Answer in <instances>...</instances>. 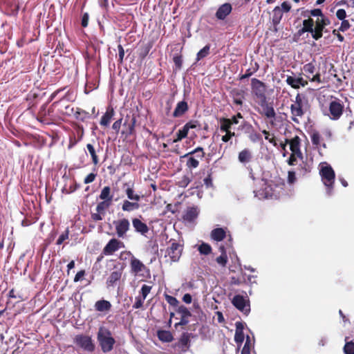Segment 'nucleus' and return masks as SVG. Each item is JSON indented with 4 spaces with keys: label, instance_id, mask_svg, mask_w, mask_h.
Returning a JSON list of instances; mask_svg holds the SVG:
<instances>
[{
    "label": "nucleus",
    "instance_id": "nucleus-1",
    "mask_svg": "<svg viewBox=\"0 0 354 354\" xmlns=\"http://www.w3.org/2000/svg\"><path fill=\"white\" fill-rule=\"evenodd\" d=\"M308 101L307 97L302 94L298 93L295 97V100L290 106V112L292 114V120L297 123H299L298 118L304 116L308 109Z\"/></svg>",
    "mask_w": 354,
    "mask_h": 354
},
{
    "label": "nucleus",
    "instance_id": "nucleus-2",
    "mask_svg": "<svg viewBox=\"0 0 354 354\" xmlns=\"http://www.w3.org/2000/svg\"><path fill=\"white\" fill-rule=\"evenodd\" d=\"M319 174L322 177V180L326 187V194L328 196H331L335 178L334 170L330 165L324 162L321 165Z\"/></svg>",
    "mask_w": 354,
    "mask_h": 354
},
{
    "label": "nucleus",
    "instance_id": "nucleus-3",
    "mask_svg": "<svg viewBox=\"0 0 354 354\" xmlns=\"http://www.w3.org/2000/svg\"><path fill=\"white\" fill-rule=\"evenodd\" d=\"M97 340L104 353L111 351L115 343L114 338L111 336V332L104 328H100L99 329Z\"/></svg>",
    "mask_w": 354,
    "mask_h": 354
},
{
    "label": "nucleus",
    "instance_id": "nucleus-4",
    "mask_svg": "<svg viewBox=\"0 0 354 354\" xmlns=\"http://www.w3.org/2000/svg\"><path fill=\"white\" fill-rule=\"evenodd\" d=\"M205 153L203 151V149L201 147H198L184 155L183 158H187L186 165L189 169H192L198 167V160L203 159Z\"/></svg>",
    "mask_w": 354,
    "mask_h": 354
},
{
    "label": "nucleus",
    "instance_id": "nucleus-5",
    "mask_svg": "<svg viewBox=\"0 0 354 354\" xmlns=\"http://www.w3.org/2000/svg\"><path fill=\"white\" fill-rule=\"evenodd\" d=\"M131 272L134 275H138L142 277H149V269L139 259L132 257L130 261Z\"/></svg>",
    "mask_w": 354,
    "mask_h": 354
},
{
    "label": "nucleus",
    "instance_id": "nucleus-6",
    "mask_svg": "<svg viewBox=\"0 0 354 354\" xmlns=\"http://www.w3.org/2000/svg\"><path fill=\"white\" fill-rule=\"evenodd\" d=\"M170 245L166 250L165 257H169L171 262H177L181 257L183 245L173 239L170 240Z\"/></svg>",
    "mask_w": 354,
    "mask_h": 354
},
{
    "label": "nucleus",
    "instance_id": "nucleus-7",
    "mask_svg": "<svg viewBox=\"0 0 354 354\" xmlns=\"http://www.w3.org/2000/svg\"><path fill=\"white\" fill-rule=\"evenodd\" d=\"M251 88L252 93L259 101H266V84L257 78L251 80Z\"/></svg>",
    "mask_w": 354,
    "mask_h": 354
},
{
    "label": "nucleus",
    "instance_id": "nucleus-8",
    "mask_svg": "<svg viewBox=\"0 0 354 354\" xmlns=\"http://www.w3.org/2000/svg\"><path fill=\"white\" fill-rule=\"evenodd\" d=\"M74 343L87 352H92L95 349V345L90 336L85 335H77L74 338Z\"/></svg>",
    "mask_w": 354,
    "mask_h": 354
},
{
    "label": "nucleus",
    "instance_id": "nucleus-9",
    "mask_svg": "<svg viewBox=\"0 0 354 354\" xmlns=\"http://www.w3.org/2000/svg\"><path fill=\"white\" fill-rule=\"evenodd\" d=\"M328 110L330 118L333 120H337L339 119L343 114L344 106L339 99L335 98L330 102Z\"/></svg>",
    "mask_w": 354,
    "mask_h": 354
},
{
    "label": "nucleus",
    "instance_id": "nucleus-10",
    "mask_svg": "<svg viewBox=\"0 0 354 354\" xmlns=\"http://www.w3.org/2000/svg\"><path fill=\"white\" fill-rule=\"evenodd\" d=\"M242 295H235L232 301V304L240 311L248 315L250 311L249 300Z\"/></svg>",
    "mask_w": 354,
    "mask_h": 354
},
{
    "label": "nucleus",
    "instance_id": "nucleus-11",
    "mask_svg": "<svg viewBox=\"0 0 354 354\" xmlns=\"http://www.w3.org/2000/svg\"><path fill=\"white\" fill-rule=\"evenodd\" d=\"M116 234L119 238L124 239L130 228V222L127 218H122L113 221Z\"/></svg>",
    "mask_w": 354,
    "mask_h": 354
},
{
    "label": "nucleus",
    "instance_id": "nucleus-12",
    "mask_svg": "<svg viewBox=\"0 0 354 354\" xmlns=\"http://www.w3.org/2000/svg\"><path fill=\"white\" fill-rule=\"evenodd\" d=\"M200 210L198 207H189L186 209L183 216V221L185 223H193L198 217Z\"/></svg>",
    "mask_w": 354,
    "mask_h": 354
},
{
    "label": "nucleus",
    "instance_id": "nucleus-13",
    "mask_svg": "<svg viewBox=\"0 0 354 354\" xmlns=\"http://www.w3.org/2000/svg\"><path fill=\"white\" fill-rule=\"evenodd\" d=\"M123 246V243L116 239H111L103 249L105 255H111Z\"/></svg>",
    "mask_w": 354,
    "mask_h": 354
},
{
    "label": "nucleus",
    "instance_id": "nucleus-14",
    "mask_svg": "<svg viewBox=\"0 0 354 354\" xmlns=\"http://www.w3.org/2000/svg\"><path fill=\"white\" fill-rule=\"evenodd\" d=\"M286 82L288 85L295 89L299 88L300 86L304 87L308 84V82L301 77L290 75L287 76Z\"/></svg>",
    "mask_w": 354,
    "mask_h": 354
},
{
    "label": "nucleus",
    "instance_id": "nucleus-15",
    "mask_svg": "<svg viewBox=\"0 0 354 354\" xmlns=\"http://www.w3.org/2000/svg\"><path fill=\"white\" fill-rule=\"evenodd\" d=\"M243 128L245 129V133L248 134V138L251 142L255 143L261 140V136L254 129L250 123L244 122Z\"/></svg>",
    "mask_w": 354,
    "mask_h": 354
},
{
    "label": "nucleus",
    "instance_id": "nucleus-16",
    "mask_svg": "<svg viewBox=\"0 0 354 354\" xmlns=\"http://www.w3.org/2000/svg\"><path fill=\"white\" fill-rule=\"evenodd\" d=\"M263 186H264L262 190L254 191V196L259 199L263 198H272L273 193L270 186L268 185L266 182H263Z\"/></svg>",
    "mask_w": 354,
    "mask_h": 354
},
{
    "label": "nucleus",
    "instance_id": "nucleus-17",
    "mask_svg": "<svg viewBox=\"0 0 354 354\" xmlns=\"http://www.w3.org/2000/svg\"><path fill=\"white\" fill-rule=\"evenodd\" d=\"M286 142L290 145V149L294 154L302 158V153L300 150V138L296 136L291 140L286 139Z\"/></svg>",
    "mask_w": 354,
    "mask_h": 354
},
{
    "label": "nucleus",
    "instance_id": "nucleus-18",
    "mask_svg": "<svg viewBox=\"0 0 354 354\" xmlns=\"http://www.w3.org/2000/svg\"><path fill=\"white\" fill-rule=\"evenodd\" d=\"M132 225L135 231L142 235L145 236L146 234L149 232V227L147 224L143 223L138 218H134L132 219Z\"/></svg>",
    "mask_w": 354,
    "mask_h": 354
},
{
    "label": "nucleus",
    "instance_id": "nucleus-19",
    "mask_svg": "<svg viewBox=\"0 0 354 354\" xmlns=\"http://www.w3.org/2000/svg\"><path fill=\"white\" fill-rule=\"evenodd\" d=\"M140 201H130L125 199L122 202V210L123 212H131L140 208Z\"/></svg>",
    "mask_w": 354,
    "mask_h": 354
},
{
    "label": "nucleus",
    "instance_id": "nucleus-20",
    "mask_svg": "<svg viewBox=\"0 0 354 354\" xmlns=\"http://www.w3.org/2000/svg\"><path fill=\"white\" fill-rule=\"evenodd\" d=\"M260 105L263 109V112L261 113L262 114H263L268 119H275L276 112L272 105L268 104L266 100L264 102L261 101Z\"/></svg>",
    "mask_w": 354,
    "mask_h": 354
},
{
    "label": "nucleus",
    "instance_id": "nucleus-21",
    "mask_svg": "<svg viewBox=\"0 0 354 354\" xmlns=\"http://www.w3.org/2000/svg\"><path fill=\"white\" fill-rule=\"evenodd\" d=\"M232 6L230 3H225L221 5L217 10L216 12V17L218 19L223 20L226 18V17L230 15L232 11Z\"/></svg>",
    "mask_w": 354,
    "mask_h": 354
},
{
    "label": "nucleus",
    "instance_id": "nucleus-22",
    "mask_svg": "<svg viewBox=\"0 0 354 354\" xmlns=\"http://www.w3.org/2000/svg\"><path fill=\"white\" fill-rule=\"evenodd\" d=\"M315 26L313 27V35L312 37L315 40L319 39L322 35L323 32H327L328 30L325 29V27L319 22V18H317L316 21L315 22Z\"/></svg>",
    "mask_w": 354,
    "mask_h": 354
},
{
    "label": "nucleus",
    "instance_id": "nucleus-23",
    "mask_svg": "<svg viewBox=\"0 0 354 354\" xmlns=\"http://www.w3.org/2000/svg\"><path fill=\"white\" fill-rule=\"evenodd\" d=\"M189 109L187 102L185 100L177 103L176 106L173 112V117L178 118L183 115Z\"/></svg>",
    "mask_w": 354,
    "mask_h": 354
},
{
    "label": "nucleus",
    "instance_id": "nucleus-24",
    "mask_svg": "<svg viewBox=\"0 0 354 354\" xmlns=\"http://www.w3.org/2000/svg\"><path fill=\"white\" fill-rule=\"evenodd\" d=\"M252 158V153L249 149H244L243 150L239 152L238 156L239 161L245 165L249 163L251 161Z\"/></svg>",
    "mask_w": 354,
    "mask_h": 354
},
{
    "label": "nucleus",
    "instance_id": "nucleus-25",
    "mask_svg": "<svg viewBox=\"0 0 354 354\" xmlns=\"http://www.w3.org/2000/svg\"><path fill=\"white\" fill-rule=\"evenodd\" d=\"M122 269H119V270L112 272L106 280L107 286H114L115 285V283L120 279V278L122 277Z\"/></svg>",
    "mask_w": 354,
    "mask_h": 354
},
{
    "label": "nucleus",
    "instance_id": "nucleus-26",
    "mask_svg": "<svg viewBox=\"0 0 354 354\" xmlns=\"http://www.w3.org/2000/svg\"><path fill=\"white\" fill-rule=\"evenodd\" d=\"M127 187L125 189L124 192L127 197V200L140 201L142 196L136 193L132 186L125 184Z\"/></svg>",
    "mask_w": 354,
    "mask_h": 354
},
{
    "label": "nucleus",
    "instance_id": "nucleus-27",
    "mask_svg": "<svg viewBox=\"0 0 354 354\" xmlns=\"http://www.w3.org/2000/svg\"><path fill=\"white\" fill-rule=\"evenodd\" d=\"M315 25V21L313 19H308L303 21V28L298 31V34L301 35L304 32H310L313 35V27Z\"/></svg>",
    "mask_w": 354,
    "mask_h": 354
},
{
    "label": "nucleus",
    "instance_id": "nucleus-28",
    "mask_svg": "<svg viewBox=\"0 0 354 354\" xmlns=\"http://www.w3.org/2000/svg\"><path fill=\"white\" fill-rule=\"evenodd\" d=\"M95 308L97 311H109L111 308V304L109 301L101 299L95 302Z\"/></svg>",
    "mask_w": 354,
    "mask_h": 354
},
{
    "label": "nucleus",
    "instance_id": "nucleus-29",
    "mask_svg": "<svg viewBox=\"0 0 354 354\" xmlns=\"http://www.w3.org/2000/svg\"><path fill=\"white\" fill-rule=\"evenodd\" d=\"M283 17L282 9L279 6H276L272 10V21L274 26L279 24Z\"/></svg>",
    "mask_w": 354,
    "mask_h": 354
},
{
    "label": "nucleus",
    "instance_id": "nucleus-30",
    "mask_svg": "<svg viewBox=\"0 0 354 354\" xmlns=\"http://www.w3.org/2000/svg\"><path fill=\"white\" fill-rule=\"evenodd\" d=\"M114 115V111L112 108L108 109L106 113L102 115L100 124L103 126H108Z\"/></svg>",
    "mask_w": 354,
    "mask_h": 354
},
{
    "label": "nucleus",
    "instance_id": "nucleus-31",
    "mask_svg": "<svg viewBox=\"0 0 354 354\" xmlns=\"http://www.w3.org/2000/svg\"><path fill=\"white\" fill-rule=\"evenodd\" d=\"M226 236L225 231L223 228H216L211 232V237L216 241H222Z\"/></svg>",
    "mask_w": 354,
    "mask_h": 354
},
{
    "label": "nucleus",
    "instance_id": "nucleus-32",
    "mask_svg": "<svg viewBox=\"0 0 354 354\" xmlns=\"http://www.w3.org/2000/svg\"><path fill=\"white\" fill-rule=\"evenodd\" d=\"M99 197L101 200L109 201V203H111L113 195L111 194V188L109 186L104 187Z\"/></svg>",
    "mask_w": 354,
    "mask_h": 354
},
{
    "label": "nucleus",
    "instance_id": "nucleus-33",
    "mask_svg": "<svg viewBox=\"0 0 354 354\" xmlns=\"http://www.w3.org/2000/svg\"><path fill=\"white\" fill-rule=\"evenodd\" d=\"M157 335L158 339L163 342H171L173 340L172 334L167 330H158Z\"/></svg>",
    "mask_w": 354,
    "mask_h": 354
},
{
    "label": "nucleus",
    "instance_id": "nucleus-34",
    "mask_svg": "<svg viewBox=\"0 0 354 354\" xmlns=\"http://www.w3.org/2000/svg\"><path fill=\"white\" fill-rule=\"evenodd\" d=\"M241 325V322L236 323V332L234 335V340L237 344L242 343L244 340V334L242 331V328H239Z\"/></svg>",
    "mask_w": 354,
    "mask_h": 354
},
{
    "label": "nucleus",
    "instance_id": "nucleus-35",
    "mask_svg": "<svg viewBox=\"0 0 354 354\" xmlns=\"http://www.w3.org/2000/svg\"><path fill=\"white\" fill-rule=\"evenodd\" d=\"M220 124H221V125H220L221 131H222V132L232 131L231 128H232V125L231 124V122H230L229 118H221Z\"/></svg>",
    "mask_w": 354,
    "mask_h": 354
},
{
    "label": "nucleus",
    "instance_id": "nucleus-36",
    "mask_svg": "<svg viewBox=\"0 0 354 354\" xmlns=\"http://www.w3.org/2000/svg\"><path fill=\"white\" fill-rule=\"evenodd\" d=\"M7 7H8L11 12L17 13L19 9L18 3L16 0H0Z\"/></svg>",
    "mask_w": 354,
    "mask_h": 354
},
{
    "label": "nucleus",
    "instance_id": "nucleus-37",
    "mask_svg": "<svg viewBox=\"0 0 354 354\" xmlns=\"http://www.w3.org/2000/svg\"><path fill=\"white\" fill-rule=\"evenodd\" d=\"M74 115L77 120L82 122L85 121L90 117V115L88 112L78 108L75 112Z\"/></svg>",
    "mask_w": 354,
    "mask_h": 354
},
{
    "label": "nucleus",
    "instance_id": "nucleus-38",
    "mask_svg": "<svg viewBox=\"0 0 354 354\" xmlns=\"http://www.w3.org/2000/svg\"><path fill=\"white\" fill-rule=\"evenodd\" d=\"M198 250L201 254L208 255L212 252V247L206 243H202L198 246Z\"/></svg>",
    "mask_w": 354,
    "mask_h": 354
},
{
    "label": "nucleus",
    "instance_id": "nucleus-39",
    "mask_svg": "<svg viewBox=\"0 0 354 354\" xmlns=\"http://www.w3.org/2000/svg\"><path fill=\"white\" fill-rule=\"evenodd\" d=\"M86 148L92 158V161H93V163L96 165L98 164L99 162V159H98V157L96 154V151L95 150V148L94 147L91 145V144H87L86 145Z\"/></svg>",
    "mask_w": 354,
    "mask_h": 354
},
{
    "label": "nucleus",
    "instance_id": "nucleus-40",
    "mask_svg": "<svg viewBox=\"0 0 354 354\" xmlns=\"http://www.w3.org/2000/svg\"><path fill=\"white\" fill-rule=\"evenodd\" d=\"M243 92L242 91H236L233 93V101L237 105L243 104Z\"/></svg>",
    "mask_w": 354,
    "mask_h": 354
},
{
    "label": "nucleus",
    "instance_id": "nucleus-41",
    "mask_svg": "<svg viewBox=\"0 0 354 354\" xmlns=\"http://www.w3.org/2000/svg\"><path fill=\"white\" fill-rule=\"evenodd\" d=\"M209 49H210V46L209 45H206L205 46H204L198 53H197V55H196V60L197 61H199L201 60V59L205 57L206 56H207L209 53Z\"/></svg>",
    "mask_w": 354,
    "mask_h": 354
},
{
    "label": "nucleus",
    "instance_id": "nucleus-42",
    "mask_svg": "<svg viewBox=\"0 0 354 354\" xmlns=\"http://www.w3.org/2000/svg\"><path fill=\"white\" fill-rule=\"evenodd\" d=\"M188 132L187 129L183 126V127L177 132L176 138L174 139V142H177L186 138Z\"/></svg>",
    "mask_w": 354,
    "mask_h": 354
},
{
    "label": "nucleus",
    "instance_id": "nucleus-43",
    "mask_svg": "<svg viewBox=\"0 0 354 354\" xmlns=\"http://www.w3.org/2000/svg\"><path fill=\"white\" fill-rule=\"evenodd\" d=\"M111 203H109V201H103L100 203H99L97 205L96 207V211L98 213H104V210L108 208L111 205Z\"/></svg>",
    "mask_w": 354,
    "mask_h": 354
},
{
    "label": "nucleus",
    "instance_id": "nucleus-44",
    "mask_svg": "<svg viewBox=\"0 0 354 354\" xmlns=\"http://www.w3.org/2000/svg\"><path fill=\"white\" fill-rule=\"evenodd\" d=\"M177 313L178 314H180L181 317H183L189 318L192 315L189 309L187 307H185V306H179L177 310Z\"/></svg>",
    "mask_w": 354,
    "mask_h": 354
},
{
    "label": "nucleus",
    "instance_id": "nucleus-45",
    "mask_svg": "<svg viewBox=\"0 0 354 354\" xmlns=\"http://www.w3.org/2000/svg\"><path fill=\"white\" fill-rule=\"evenodd\" d=\"M216 261L223 267H225L227 263V256L226 251H223L219 257L216 259Z\"/></svg>",
    "mask_w": 354,
    "mask_h": 354
},
{
    "label": "nucleus",
    "instance_id": "nucleus-46",
    "mask_svg": "<svg viewBox=\"0 0 354 354\" xmlns=\"http://www.w3.org/2000/svg\"><path fill=\"white\" fill-rule=\"evenodd\" d=\"M303 71L306 74H313L315 71V66L313 62H310L305 64L303 67Z\"/></svg>",
    "mask_w": 354,
    "mask_h": 354
},
{
    "label": "nucleus",
    "instance_id": "nucleus-47",
    "mask_svg": "<svg viewBox=\"0 0 354 354\" xmlns=\"http://www.w3.org/2000/svg\"><path fill=\"white\" fill-rule=\"evenodd\" d=\"M251 347H252V344L250 342V337L249 336L247 337V339H246V341H245V343L243 346V348L241 351V354H250V350H251Z\"/></svg>",
    "mask_w": 354,
    "mask_h": 354
},
{
    "label": "nucleus",
    "instance_id": "nucleus-48",
    "mask_svg": "<svg viewBox=\"0 0 354 354\" xmlns=\"http://www.w3.org/2000/svg\"><path fill=\"white\" fill-rule=\"evenodd\" d=\"M344 351L345 354H354V343L353 342H346L344 347Z\"/></svg>",
    "mask_w": 354,
    "mask_h": 354
},
{
    "label": "nucleus",
    "instance_id": "nucleus-49",
    "mask_svg": "<svg viewBox=\"0 0 354 354\" xmlns=\"http://www.w3.org/2000/svg\"><path fill=\"white\" fill-rule=\"evenodd\" d=\"M311 142L317 147L320 145L321 136L318 132H314L310 136Z\"/></svg>",
    "mask_w": 354,
    "mask_h": 354
},
{
    "label": "nucleus",
    "instance_id": "nucleus-50",
    "mask_svg": "<svg viewBox=\"0 0 354 354\" xmlns=\"http://www.w3.org/2000/svg\"><path fill=\"white\" fill-rule=\"evenodd\" d=\"M151 288H152V287L151 286H148V285H145V284L143 285L140 290L141 297L144 298V299H145L147 296L150 292Z\"/></svg>",
    "mask_w": 354,
    "mask_h": 354
},
{
    "label": "nucleus",
    "instance_id": "nucleus-51",
    "mask_svg": "<svg viewBox=\"0 0 354 354\" xmlns=\"http://www.w3.org/2000/svg\"><path fill=\"white\" fill-rule=\"evenodd\" d=\"M184 127L187 129L189 131L191 129H196L200 128V124L196 120H191L188 122H187Z\"/></svg>",
    "mask_w": 354,
    "mask_h": 354
},
{
    "label": "nucleus",
    "instance_id": "nucleus-52",
    "mask_svg": "<svg viewBox=\"0 0 354 354\" xmlns=\"http://www.w3.org/2000/svg\"><path fill=\"white\" fill-rule=\"evenodd\" d=\"M69 231L67 228L64 232H63L57 240V245H61L64 241L68 239Z\"/></svg>",
    "mask_w": 354,
    "mask_h": 354
},
{
    "label": "nucleus",
    "instance_id": "nucleus-53",
    "mask_svg": "<svg viewBox=\"0 0 354 354\" xmlns=\"http://www.w3.org/2000/svg\"><path fill=\"white\" fill-rule=\"evenodd\" d=\"M351 28L349 21L346 19L342 20L341 25L339 28V30L341 32H345Z\"/></svg>",
    "mask_w": 354,
    "mask_h": 354
},
{
    "label": "nucleus",
    "instance_id": "nucleus-54",
    "mask_svg": "<svg viewBox=\"0 0 354 354\" xmlns=\"http://www.w3.org/2000/svg\"><path fill=\"white\" fill-rule=\"evenodd\" d=\"M135 299L136 301L133 305V308L135 309L140 308L142 306L144 301L145 299H144V298H142L141 296L136 297Z\"/></svg>",
    "mask_w": 354,
    "mask_h": 354
},
{
    "label": "nucleus",
    "instance_id": "nucleus-55",
    "mask_svg": "<svg viewBox=\"0 0 354 354\" xmlns=\"http://www.w3.org/2000/svg\"><path fill=\"white\" fill-rule=\"evenodd\" d=\"M225 134L222 136L221 140L224 142H227L232 139V137L235 136V133L232 131L225 132Z\"/></svg>",
    "mask_w": 354,
    "mask_h": 354
},
{
    "label": "nucleus",
    "instance_id": "nucleus-56",
    "mask_svg": "<svg viewBox=\"0 0 354 354\" xmlns=\"http://www.w3.org/2000/svg\"><path fill=\"white\" fill-rule=\"evenodd\" d=\"M166 300L171 305V306H177L178 304V301L177 300V299L174 297H172V296H169V295H166Z\"/></svg>",
    "mask_w": 354,
    "mask_h": 354
},
{
    "label": "nucleus",
    "instance_id": "nucleus-57",
    "mask_svg": "<svg viewBox=\"0 0 354 354\" xmlns=\"http://www.w3.org/2000/svg\"><path fill=\"white\" fill-rule=\"evenodd\" d=\"M336 17L339 20H344L346 17V12L344 9H339L336 12Z\"/></svg>",
    "mask_w": 354,
    "mask_h": 354
},
{
    "label": "nucleus",
    "instance_id": "nucleus-58",
    "mask_svg": "<svg viewBox=\"0 0 354 354\" xmlns=\"http://www.w3.org/2000/svg\"><path fill=\"white\" fill-rule=\"evenodd\" d=\"M118 62L121 64L123 62L124 56V50L122 45H118Z\"/></svg>",
    "mask_w": 354,
    "mask_h": 354
},
{
    "label": "nucleus",
    "instance_id": "nucleus-59",
    "mask_svg": "<svg viewBox=\"0 0 354 354\" xmlns=\"http://www.w3.org/2000/svg\"><path fill=\"white\" fill-rule=\"evenodd\" d=\"M96 174L93 173L89 174L84 180L85 184H88L93 182L95 179Z\"/></svg>",
    "mask_w": 354,
    "mask_h": 354
},
{
    "label": "nucleus",
    "instance_id": "nucleus-60",
    "mask_svg": "<svg viewBox=\"0 0 354 354\" xmlns=\"http://www.w3.org/2000/svg\"><path fill=\"white\" fill-rule=\"evenodd\" d=\"M281 9H282V12H288L291 9V6L290 4L287 2V1H284L281 3Z\"/></svg>",
    "mask_w": 354,
    "mask_h": 354
},
{
    "label": "nucleus",
    "instance_id": "nucleus-61",
    "mask_svg": "<svg viewBox=\"0 0 354 354\" xmlns=\"http://www.w3.org/2000/svg\"><path fill=\"white\" fill-rule=\"evenodd\" d=\"M122 118H120L116 120L112 125V129L115 131L117 133L119 131L121 124H122Z\"/></svg>",
    "mask_w": 354,
    "mask_h": 354
},
{
    "label": "nucleus",
    "instance_id": "nucleus-62",
    "mask_svg": "<svg viewBox=\"0 0 354 354\" xmlns=\"http://www.w3.org/2000/svg\"><path fill=\"white\" fill-rule=\"evenodd\" d=\"M296 180L295 173L294 171H290L288 174V181L289 183L292 184Z\"/></svg>",
    "mask_w": 354,
    "mask_h": 354
},
{
    "label": "nucleus",
    "instance_id": "nucleus-63",
    "mask_svg": "<svg viewBox=\"0 0 354 354\" xmlns=\"http://www.w3.org/2000/svg\"><path fill=\"white\" fill-rule=\"evenodd\" d=\"M310 15L313 17H322L324 15L322 10L319 8L313 9L310 11Z\"/></svg>",
    "mask_w": 354,
    "mask_h": 354
},
{
    "label": "nucleus",
    "instance_id": "nucleus-64",
    "mask_svg": "<svg viewBox=\"0 0 354 354\" xmlns=\"http://www.w3.org/2000/svg\"><path fill=\"white\" fill-rule=\"evenodd\" d=\"M84 274H85L84 270H80V271L77 272V273L76 274V275L74 278V281L77 282V281H80L82 279V278L84 276Z\"/></svg>",
    "mask_w": 354,
    "mask_h": 354
}]
</instances>
